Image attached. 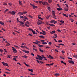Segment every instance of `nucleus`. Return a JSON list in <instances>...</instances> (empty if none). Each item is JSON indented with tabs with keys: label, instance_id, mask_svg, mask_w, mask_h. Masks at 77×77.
Instances as JSON below:
<instances>
[{
	"label": "nucleus",
	"instance_id": "1",
	"mask_svg": "<svg viewBox=\"0 0 77 77\" xmlns=\"http://www.w3.org/2000/svg\"><path fill=\"white\" fill-rule=\"evenodd\" d=\"M8 13H11V14L12 15H14L15 14H16V12L14 11H9Z\"/></svg>",
	"mask_w": 77,
	"mask_h": 77
},
{
	"label": "nucleus",
	"instance_id": "2",
	"mask_svg": "<svg viewBox=\"0 0 77 77\" xmlns=\"http://www.w3.org/2000/svg\"><path fill=\"white\" fill-rule=\"evenodd\" d=\"M30 5H31V6H32L33 9H36V8H38V6H35V5L32 4H30Z\"/></svg>",
	"mask_w": 77,
	"mask_h": 77
},
{
	"label": "nucleus",
	"instance_id": "3",
	"mask_svg": "<svg viewBox=\"0 0 77 77\" xmlns=\"http://www.w3.org/2000/svg\"><path fill=\"white\" fill-rule=\"evenodd\" d=\"M37 57H38L39 58H38L39 60H42V59H43V58H42V57L38 54L37 55Z\"/></svg>",
	"mask_w": 77,
	"mask_h": 77
},
{
	"label": "nucleus",
	"instance_id": "4",
	"mask_svg": "<svg viewBox=\"0 0 77 77\" xmlns=\"http://www.w3.org/2000/svg\"><path fill=\"white\" fill-rule=\"evenodd\" d=\"M37 57H38L39 58H38L39 60H42V59H43V58H42V57L38 54L37 55Z\"/></svg>",
	"mask_w": 77,
	"mask_h": 77
},
{
	"label": "nucleus",
	"instance_id": "5",
	"mask_svg": "<svg viewBox=\"0 0 77 77\" xmlns=\"http://www.w3.org/2000/svg\"><path fill=\"white\" fill-rule=\"evenodd\" d=\"M37 57H38L39 58H38L39 60H42V59H43V58H42V57L38 54L37 55Z\"/></svg>",
	"mask_w": 77,
	"mask_h": 77
},
{
	"label": "nucleus",
	"instance_id": "6",
	"mask_svg": "<svg viewBox=\"0 0 77 77\" xmlns=\"http://www.w3.org/2000/svg\"><path fill=\"white\" fill-rule=\"evenodd\" d=\"M2 63L3 64V65H4V66H7L9 67V66L8 65V64L6 63H4L3 62H2Z\"/></svg>",
	"mask_w": 77,
	"mask_h": 77
},
{
	"label": "nucleus",
	"instance_id": "7",
	"mask_svg": "<svg viewBox=\"0 0 77 77\" xmlns=\"http://www.w3.org/2000/svg\"><path fill=\"white\" fill-rule=\"evenodd\" d=\"M52 13H53L52 15H53V18H54V17L55 18H56V14H55V13H54V11H52Z\"/></svg>",
	"mask_w": 77,
	"mask_h": 77
},
{
	"label": "nucleus",
	"instance_id": "8",
	"mask_svg": "<svg viewBox=\"0 0 77 77\" xmlns=\"http://www.w3.org/2000/svg\"><path fill=\"white\" fill-rule=\"evenodd\" d=\"M42 5H48V3L47 2H42Z\"/></svg>",
	"mask_w": 77,
	"mask_h": 77
},
{
	"label": "nucleus",
	"instance_id": "9",
	"mask_svg": "<svg viewBox=\"0 0 77 77\" xmlns=\"http://www.w3.org/2000/svg\"><path fill=\"white\" fill-rule=\"evenodd\" d=\"M36 62H37V63H42H42H44V62H42V61H39L38 60H36Z\"/></svg>",
	"mask_w": 77,
	"mask_h": 77
},
{
	"label": "nucleus",
	"instance_id": "10",
	"mask_svg": "<svg viewBox=\"0 0 77 77\" xmlns=\"http://www.w3.org/2000/svg\"><path fill=\"white\" fill-rule=\"evenodd\" d=\"M12 50L14 53H16L17 52V51L15 49H13Z\"/></svg>",
	"mask_w": 77,
	"mask_h": 77
},
{
	"label": "nucleus",
	"instance_id": "11",
	"mask_svg": "<svg viewBox=\"0 0 77 77\" xmlns=\"http://www.w3.org/2000/svg\"><path fill=\"white\" fill-rule=\"evenodd\" d=\"M57 10L58 11H60L63 10V9H62V8H57Z\"/></svg>",
	"mask_w": 77,
	"mask_h": 77
},
{
	"label": "nucleus",
	"instance_id": "12",
	"mask_svg": "<svg viewBox=\"0 0 77 77\" xmlns=\"http://www.w3.org/2000/svg\"><path fill=\"white\" fill-rule=\"evenodd\" d=\"M50 33H51V34H53V33H56V31L55 30L53 31L52 32H50Z\"/></svg>",
	"mask_w": 77,
	"mask_h": 77
},
{
	"label": "nucleus",
	"instance_id": "13",
	"mask_svg": "<svg viewBox=\"0 0 77 77\" xmlns=\"http://www.w3.org/2000/svg\"><path fill=\"white\" fill-rule=\"evenodd\" d=\"M48 58H49V59H53V57L51 56V55H49V56L48 57Z\"/></svg>",
	"mask_w": 77,
	"mask_h": 77
},
{
	"label": "nucleus",
	"instance_id": "14",
	"mask_svg": "<svg viewBox=\"0 0 77 77\" xmlns=\"http://www.w3.org/2000/svg\"><path fill=\"white\" fill-rule=\"evenodd\" d=\"M38 50L40 51L42 53H44V51L42 50L41 49V48H39Z\"/></svg>",
	"mask_w": 77,
	"mask_h": 77
},
{
	"label": "nucleus",
	"instance_id": "15",
	"mask_svg": "<svg viewBox=\"0 0 77 77\" xmlns=\"http://www.w3.org/2000/svg\"><path fill=\"white\" fill-rule=\"evenodd\" d=\"M0 24H1V25H2V26H4V23L2 21H0Z\"/></svg>",
	"mask_w": 77,
	"mask_h": 77
},
{
	"label": "nucleus",
	"instance_id": "16",
	"mask_svg": "<svg viewBox=\"0 0 77 77\" xmlns=\"http://www.w3.org/2000/svg\"><path fill=\"white\" fill-rule=\"evenodd\" d=\"M19 4L20 5H21V6H22V5H23V3H21V1H19Z\"/></svg>",
	"mask_w": 77,
	"mask_h": 77
},
{
	"label": "nucleus",
	"instance_id": "17",
	"mask_svg": "<svg viewBox=\"0 0 77 77\" xmlns=\"http://www.w3.org/2000/svg\"><path fill=\"white\" fill-rule=\"evenodd\" d=\"M55 75L56 76V77H57V76H59V75H60V74L59 73H56L55 74Z\"/></svg>",
	"mask_w": 77,
	"mask_h": 77
},
{
	"label": "nucleus",
	"instance_id": "18",
	"mask_svg": "<svg viewBox=\"0 0 77 77\" xmlns=\"http://www.w3.org/2000/svg\"><path fill=\"white\" fill-rule=\"evenodd\" d=\"M22 57H24V58H27V57H28L26 55H24V56H22Z\"/></svg>",
	"mask_w": 77,
	"mask_h": 77
},
{
	"label": "nucleus",
	"instance_id": "19",
	"mask_svg": "<svg viewBox=\"0 0 77 77\" xmlns=\"http://www.w3.org/2000/svg\"><path fill=\"white\" fill-rule=\"evenodd\" d=\"M28 71H31V72H33V69H28Z\"/></svg>",
	"mask_w": 77,
	"mask_h": 77
},
{
	"label": "nucleus",
	"instance_id": "20",
	"mask_svg": "<svg viewBox=\"0 0 77 77\" xmlns=\"http://www.w3.org/2000/svg\"><path fill=\"white\" fill-rule=\"evenodd\" d=\"M59 21L61 23V24H64V21L62 20L61 21Z\"/></svg>",
	"mask_w": 77,
	"mask_h": 77
},
{
	"label": "nucleus",
	"instance_id": "21",
	"mask_svg": "<svg viewBox=\"0 0 77 77\" xmlns=\"http://www.w3.org/2000/svg\"><path fill=\"white\" fill-rule=\"evenodd\" d=\"M49 25L50 26H53L54 27H55V25H54L53 24H49Z\"/></svg>",
	"mask_w": 77,
	"mask_h": 77
},
{
	"label": "nucleus",
	"instance_id": "22",
	"mask_svg": "<svg viewBox=\"0 0 77 77\" xmlns=\"http://www.w3.org/2000/svg\"><path fill=\"white\" fill-rule=\"evenodd\" d=\"M39 37H40V38H44V36L43 35H40L39 36Z\"/></svg>",
	"mask_w": 77,
	"mask_h": 77
},
{
	"label": "nucleus",
	"instance_id": "23",
	"mask_svg": "<svg viewBox=\"0 0 77 77\" xmlns=\"http://www.w3.org/2000/svg\"><path fill=\"white\" fill-rule=\"evenodd\" d=\"M47 43L46 42H42V44H43V45H47Z\"/></svg>",
	"mask_w": 77,
	"mask_h": 77
},
{
	"label": "nucleus",
	"instance_id": "24",
	"mask_svg": "<svg viewBox=\"0 0 77 77\" xmlns=\"http://www.w3.org/2000/svg\"><path fill=\"white\" fill-rule=\"evenodd\" d=\"M72 60H68V62L69 63H71V62H72Z\"/></svg>",
	"mask_w": 77,
	"mask_h": 77
},
{
	"label": "nucleus",
	"instance_id": "25",
	"mask_svg": "<svg viewBox=\"0 0 77 77\" xmlns=\"http://www.w3.org/2000/svg\"><path fill=\"white\" fill-rule=\"evenodd\" d=\"M9 45H10V44H9V43H8L6 45V46L7 47H8V46H9Z\"/></svg>",
	"mask_w": 77,
	"mask_h": 77
},
{
	"label": "nucleus",
	"instance_id": "26",
	"mask_svg": "<svg viewBox=\"0 0 77 77\" xmlns=\"http://www.w3.org/2000/svg\"><path fill=\"white\" fill-rule=\"evenodd\" d=\"M77 55L74 54V55H73V57H74L75 58H76V57H77Z\"/></svg>",
	"mask_w": 77,
	"mask_h": 77
},
{
	"label": "nucleus",
	"instance_id": "27",
	"mask_svg": "<svg viewBox=\"0 0 77 77\" xmlns=\"http://www.w3.org/2000/svg\"><path fill=\"white\" fill-rule=\"evenodd\" d=\"M38 18L39 19H40V20H42V18H41V17L39 16L38 17Z\"/></svg>",
	"mask_w": 77,
	"mask_h": 77
},
{
	"label": "nucleus",
	"instance_id": "28",
	"mask_svg": "<svg viewBox=\"0 0 77 77\" xmlns=\"http://www.w3.org/2000/svg\"><path fill=\"white\" fill-rule=\"evenodd\" d=\"M25 53H27V54H28L29 53V51H26Z\"/></svg>",
	"mask_w": 77,
	"mask_h": 77
},
{
	"label": "nucleus",
	"instance_id": "29",
	"mask_svg": "<svg viewBox=\"0 0 77 77\" xmlns=\"http://www.w3.org/2000/svg\"><path fill=\"white\" fill-rule=\"evenodd\" d=\"M24 64H25V65H26V66H27L28 67H29V66H30L27 65V63H25Z\"/></svg>",
	"mask_w": 77,
	"mask_h": 77
},
{
	"label": "nucleus",
	"instance_id": "30",
	"mask_svg": "<svg viewBox=\"0 0 77 77\" xmlns=\"http://www.w3.org/2000/svg\"><path fill=\"white\" fill-rule=\"evenodd\" d=\"M48 11H51V10L50 9V7H48Z\"/></svg>",
	"mask_w": 77,
	"mask_h": 77
},
{
	"label": "nucleus",
	"instance_id": "31",
	"mask_svg": "<svg viewBox=\"0 0 77 77\" xmlns=\"http://www.w3.org/2000/svg\"><path fill=\"white\" fill-rule=\"evenodd\" d=\"M57 31L58 32H61V31L60 29H57Z\"/></svg>",
	"mask_w": 77,
	"mask_h": 77
},
{
	"label": "nucleus",
	"instance_id": "32",
	"mask_svg": "<svg viewBox=\"0 0 77 77\" xmlns=\"http://www.w3.org/2000/svg\"><path fill=\"white\" fill-rule=\"evenodd\" d=\"M13 60H15V61H17V59H16V58H15L14 57L13 58Z\"/></svg>",
	"mask_w": 77,
	"mask_h": 77
},
{
	"label": "nucleus",
	"instance_id": "33",
	"mask_svg": "<svg viewBox=\"0 0 77 77\" xmlns=\"http://www.w3.org/2000/svg\"><path fill=\"white\" fill-rule=\"evenodd\" d=\"M38 23H39V24H42V21H40L39 22H38Z\"/></svg>",
	"mask_w": 77,
	"mask_h": 77
},
{
	"label": "nucleus",
	"instance_id": "34",
	"mask_svg": "<svg viewBox=\"0 0 77 77\" xmlns=\"http://www.w3.org/2000/svg\"><path fill=\"white\" fill-rule=\"evenodd\" d=\"M48 2H49V3H51V2H52V0H48Z\"/></svg>",
	"mask_w": 77,
	"mask_h": 77
},
{
	"label": "nucleus",
	"instance_id": "35",
	"mask_svg": "<svg viewBox=\"0 0 77 77\" xmlns=\"http://www.w3.org/2000/svg\"><path fill=\"white\" fill-rule=\"evenodd\" d=\"M65 5H66V7L67 8H69V6L67 5V4H66Z\"/></svg>",
	"mask_w": 77,
	"mask_h": 77
},
{
	"label": "nucleus",
	"instance_id": "36",
	"mask_svg": "<svg viewBox=\"0 0 77 77\" xmlns=\"http://www.w3.org/2000/svg\"><path fill=\"white\" fill-rule=\"evenodd\" d=\"M32 33H33V34H35V32L33 31V30H32Z\"/></svg>",
	"mask_w": 77,
	"mask_h": 77
},
{
	"label": "nucleus",
	"instance_id": "37",
	"mask_svg": "<svg viewBox=\"0 0 77 77\" xmlns=\"http://www.w3.org/2000/svg\"><path fill=\"white\" fill-rule=\"evenodd\" d=\"M10 56H11V55H10V56H9V55H8V57H7V58H11V57H10Z\"/></svg>",
	"mask_w": 77,
	"mask_h": 77
},
{
	"label": "nucleus",
	"instance_id": "38",
	"mask_svg": "<svg viewBox=\"0 0 77 77\" xmlns=\"http://www.w3.org/2000/svg\"><path fill=\"white\" fill-rule=\"evenodd\" d=\"M65 11H68V8H66V9H64Z\"/></svg>",
	"mask_w": 77,
	"mask_h": 77
},
{
	"label": "nucleus",
	"instance_id": "39",
	"mask_svg": "<svg viewBox=\"0 0 77 77\" xmlns=\"http://www.w3.org/2000/svg\"><path fill=\"white\" fill-rule=\"evenodd\" d=\"M40 47H43V45H38Z\"/></svg>",
	"mask_w": 77,
	"mask_h": 77
},
{
	"label": "nucleus",
	"instance_id": "40",
	"mask_svg": "<svg viewBox=\"0 0 77 77\" xmlns=\"http://www.w3.org/2000/svg\"><path fill=\"white\" fill-rule=\"evenodd\" d=\"M36 42H37V43H40V42L39 41H38L37 40L35 41Z\"/></svg>",
	"mask_w": 77,
	"mask_h": 77
},
{
	"label": "nucleus",
	"instance_id": "41",
	"mask_svg": "<svg viewBox=\"0 0 77 77\" xmlns=\"http://www.w3.org/2000/svg\"><path fill=\"white\" fill-rule=\"evenodd\" d=\"M29 31H32L33 30V29H31V28H29Z\"/></svg>",
	"mask_w": 77,
	"mask_h": 77
},
{
	"label": "nucleus",
	"instance_id": "42",
	"mask_svg": "<svg viewBox=\"0 0 77 77\" xmlns=\"http://www.w3.org/2000/svg\"><path fill=\"white\" fill-rule=\"evenodd\" d=\"M42 57L43 59H45V57H44V55H42Z\"/></svg>",
	"mask_w": 77,
	"mask_h": 77
},
{
	"label": "nucleus",
	"instance_id": "43",
	"mask_svg": "<svg viewBox=\"0 0 77 77\" xmlns=\"http://www.w3.org/2000/svg\"><path fill=\"white\" fill-rule=\"evenodd\" d=\"M3 5H5V6H6V5H8V4L7 3H4Z\"/></svg>",
	"mask_w": 77,
	"mask_h": 77
},
{
	"label": "nucleus",
	"instance_id": "44",
	"mask_svg": "<svg viewBox=\"0 0 77 77\" xmlns=\"http://www.w3.org/2000/svg\"><path fill=\"white\" fill-rule=\"evenodd\" d=\"M70 20L71 22H73V21H74V20H73V19H71Z\"/></svg>",
	"mask_w": 77,
	"mask_h": 77
},
{
	"label": "nucleus",
	"instance_id": "45",
	"mask_svg": "<svg viewBox=\"0 0 77 77\" xmlns=\"http://www.w3.org/2000/svg\"><path fill=\"white\" fill-rule=\"evenodd\" d=\"M58 42H62V40H60L58 41Z\"/></svg>",
	"mask_w": 77,
	"mask_h": 77
},
{
	"label": "nucleus",
	"instance_id": "46",
	"mask_svg": "<svg viewBox=\"0 0 77 77\" xmlns=\"http://www.w3.org/2000/svg\"><path fill=\"white\" fill-rule=\"evenodd\" d=\"M71 63H72V64H74V62L72 60V61Z\"/></svg>",
	"mask_w": 77,
	"mask_h": 77
},
{
	"label": "nucleus",
	"instance_id": "47",
	"mask_svg": "<svg viewBox=\"0 0 77 77\" xmlns=\"http://www.w3.org/2000/svg\"><path fill=\"white\" fill-rule=\"evenodd\" d=\"M28 35H29V36H33V35H32V34H30V33L28 34Z\"/></svg>",
	"mask_w": 77,
	"mask_h": 77
},
{
	"label": "nucleus",
	"instance_id": "48",
	"mask_svg": "<svg viewBox=\"0 0 77 77\" xmlns=\"http://www.w3.org/2000/svg\"><path fill=\"white\" fill-rule=\"evenodd\" d=\"M21 14V12H19L17 14V15H20V14Z\"/></svg>",
	"mask_w": 77,
	"mask_h": 77
},
{
	"label": "nucleus",
	"instance_id": "49",
	"mask_svg": "<svg viewBox=\"0 0 77 77\" xmlns=\"http://www.w3.org/2000/svg\"><path fill=\"white\" fill-rule=\"evenodd\" d=\"M9 11L8 9H7L5 10V12H7Z\"/></svg>",
	"mask_w": 77,
	"mask_h": 77
},
{
	"label": "nucleus",
	"instance_id": "50",
	"mask_svg": "<svg viewBox=\"0 0 77 77\" xmlns=\"http://www.w3.org/2000/svg\"><path fill=\"white\" fill-rule=\"evenodd\" d=\"M23 14H24V13L23 12L22 13H21V14H20L19 15L20 16H21V15H23Z\"/></svg>",
	"mask_w": 77,
	"mask_h": 77
},
{
	"label": "nucleus",
	"instance_id": "51",
	"mask_svg": "<svg viewBox=\"0 0 77 77\" xmlns=\"http://www.w3.org/2000/svg\"><path fill=\"white\" fill-rule=\"evenodd\" d=\"M56 23H57V21H56L54 22V24H56Z\"/></svg>",
	"mask_w": 77,
	"mask_h": 77
},
{
	"label": "nucleus",
	"instance_id": "52",
	"mask_svg": "<svg viewBox=\"0 0 77 77\" xmlns=\"http://www.w3.org/2000/svg\"><path fill=\"white\" fill-rule=\"evenodd\" d=\"M25 26H26V27H29V25L26 24H25Z\"/></svg>",
	"mask_w": 77,
	"mask_h": 77
},
{
	"label": "nucleus",
	"instance_id": "53",
	"mask_svg": "<svg viewBox=\"0 0 77 77\" xmlns=\"http://www.w3.org/2000/svg\"><path fill=\"white\" fill-rule=\"evenodd\" d=\"M20 17L21 18H24L23 16H21Z\"/></svg>",
	"mask_w": 77,
	"mask_h": 77
},
{
	"label": "nucleus",
	"instance_id": "54",
	"mask_svg": "<svg viewBox=\"0 0 77 77\" xmlns=\"http://www.w3.org/2000/svg\"><path fill=\"white\" fill-rule=\"evenodd\" d=\"M29 23H29V22L28 21H27L26 24H29Z\"/></svg>",
	"mask_w": 77,
	"mask_h": 77
},
{
	"label": "nucleus",
	"instance_id": "55",
	"mask_svg": "<svg viewBox=\"0 0 77 77\" xmlns=\"http://www.w3.org/2000/svg\"><path fill=\"white\" fill-rule=\"evenodd\" d=\"M48 44H49V45H51V44H52V43H51V42H50L48 43Z\"/></svg>",
	"mask_w": 77,
	"mask_h": 77
},
{
	"label": "nucleus",
	"instance_id": "56",
	"mask_svg": "<svg viewBox=\"0 0 77 77\" xmlns=\"http://www.w3.org/2000/svg\"><path fill=\"white\" fill-rule=\"evenodd\" d=\"M46 18L47 19H48V18H49V16H47L46 17Z\"/></svg>",
	"mask_w": 77,
	"mask_h": 77
},
{
	"label": "nucleus",
	"instance_id": "57",
	"mask_svg": "<svg viewBox=\"0 0 77 77\" xmlns=\"http://www.w3.org/2000/svg\"><path fill=\"white\" fill-rule=\"evenodd\" d=\"M24 47H25V48H26V49H29V48H27V46H24Z\"/></svg>",
	"mask_w": 77,
	"mask_h": 77
},
{
	"label": "nucleus",
	"instance_id": "58",
	"mask_svg": "<svg viewBox=\"0 0 77 77\" xmlns=\"http://www.w3.org/2000/svg\"><path fill=\"white\" fill-rule=\"evenodd\" d=\"M0 51H1V53H2L3 50H2V49H0Z\"/></svg>",
	"mask_w": 77,
	"mask_h": 77
},
{
	"label": "nucleus",
	"instance_id": "59",
	"mask_svg": "<svg viewBox=\"0 0 77 77\" xmlns=\"http://www.w3.org/2000/svg\"><path fill=\"white\" fill-rule=\"evenodd\" d=\"M50 23H53V20H51L50 21Z\"/></svg>",
	"mask_w": 77,
	"mask_h": 77
},
{
	"label": "nucleus",
	"instance_id": "60",
	"mask_svg": "<svg viewBox=\"0 0 77 77\" xmlns=\"http://www.w3.org/2000/svg\"><path fill=\"white\" fill-rule=\"evenodd\" d=\"M53 38V39H55V38H57V37H54V36H53L52 37Z\"/></svg>",
	"mask_w": 77,
	"mask_h": 77
},
{
	"label": "nucleus",
	"instance_id": "61",
	"mask_svg": "<svg viewBox=\"0 0 77 77\" xmlns=\"http://www.w3.org/2000/svg\"><path fill=\"white\" fill-rule=\"evenodd\" d=\"M29 17H30V18H32V16H31V15H29Z\"/></svg>",
	"mask_w": 77,
	"mask_h": 77
},
{
	"label": "nucleus",
	"instance_id": "62",
	"mask_svg": "<svg viewBox=\"0 0 77 77\" xmlns=\"http://www.w3.org/2000/svg\"><path fill=\"white\" fill-rule=\"evenodd\" d=\"M39 3H40V4H41L42 3V1H40L38 2Z\"/></svg>",
	"mask_w": 77,
	"mask_h": 77
},
{
	"label": "nucleus",
	"instance_id": "63",
	"mask_svg": "<svg viewBox=\"0 0 77 77\" xmlns=\"http://www.w3.org/2000/svg\"><path fill=\"white\" fill-rule=\"evenodd\" d=\"M31 55H32V56H35L34 54H33V53H31Z\"/></svg>",
	"mask_w": 77,
	"mask_h": 77
},
{
	"label": "nucleus",
	"instance_id": "64",
	"mask_svg": "<svg viewBox=\"0 0 77 77\" xmlns=\"http://www.w3.org/2000/svg\"><path fill=\"white\" fill-rule=\"evenodd\" d=\"M33 50H35V51H37V49H36L35 48H33Z\"/></svg>",
	"mask_w": 77,
	"mask_h": 77
}]
</instances>
